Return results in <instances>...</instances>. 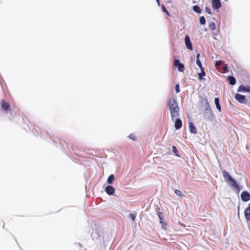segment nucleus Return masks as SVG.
Wrapping results in <instances>:
<instances>
[{
	"instance_id": "nucleus-22",
	"label": "nucleus",
	"mask_w": 250,
	"mask_h": 250,
	"mask_svg": "<svg viewBox=\"0 0 250 250\" xmlns=\"http://www.w3.org/2000/svg\"><path fill=\"white\" fill-rule=\"evenodd\" d=\"M162 10H163V12H165V13H166L167 16H170V14H169V12H168L167 8L164 6V5H162Z\"/></svg>"
},
{
	"instance_id": "nucleus-11",
	"label": "nucleus",
	"mask_w": 250,
	"mask_h": 250,
	"mask_svg": "<svg viewBox=\"0 0 250 250\" xmlns=\"http://www.w3.org/2000/svg\"><path fill=\"white\" fill-rule=\"evenodd\" d=\"M182 126V122L181 119H176L174 124V127L176 129H180Z\"/></svg>"
},
{
	"instance_id": "nucleus-4",
	"label": "nucleus",
	"mask_w": 250,
	"mask_h": 250,
	"mask_svg": "<svg viewBox=\"0 0 250 250\" xmlns=\"http://www.w3.org/2000/svg\"><path fill=\"white\" fill-rule=\"evenodd\" d=\"M235 98L241 104H246L247 103V100L245 96L242 95L240 94L237 93L235 96Z\"/></svg>"
},
{
	"instance_id": "nucleus-16",
	"label": "nucleus",
	"mask_w": 250,
	"mask_h": 250,
	"mask_svg": "<svg viewBox=\"0 0 250 250\" xmlns=\"http://www.w3.org/2000/svg\"><path fill=\"white\" fill-rule=\"evenodd\" d=\"M214 103H215V104L216 106V108H217V109L219 111H221V106L219 104V99L218 98H215V99H214Z\"/></svg>"
},
{
	"instance_id": "nucleus-25",
	"label": "nucleus",
	"mask_w": 250,
	"mask_h": 250,
	"mask_svg": "<svg viewBox=\"0 0 250 250\" xmlns=\"http://www.w3.org/2000/svg\"><path fill=\"white\" fill-rule=\"evenodd\" d=\"M130 139H132L134 141H135L136 140V136L133 134H130L129 135V137H128Z\"/></svg>"
},
{
	"instance_id": "nucleus-3",
	"label": "nucleus",
	"mask_w": 250,
	"mask_h": 250,
	"mask_svg": "<svg viewBox=\"0 0 250 250\" xmlns=\"http://www.w3.org/2000/svg\"><path fill=\"white\" fill-rule=\"evenodd\" d=\"M173 65L177 67L178 70L180 72H184L185 69L184 65L181 63L180 61L178 59L174 60Z\"/></svg>"
},
{
	"instance_id": "nucleus-33",
	"label": "nucleus",
	"mask_w": 250,
	"mask_h": 250,
	"mask_svg": "<svg viewBox=\"0 0 250 250\" xmlns=\"http://www.w3.org/2000/svg\"><path fill=\"white\" fill-rule=\"evenodd\" d=\"M157 0V2H158V5H160L159 0Z\"/></svg>"
},
{
	"instance_id": "nucleus-13",
	"label": "nucleus",
	"mask_w": 250,
	"mask_h": 250,
	"mask_svg": "<svg viewBox=\"0 0 250 250\" xmlns=\"http://www.w3.org/2000/svg\"><path fill=\"white\" fill-rule=\"evenodd\" d=\"M245 216L247 220L250 221V206H249L245 210Z\"/></svg>"
},
{
	"instance_id": "nucleus-14",
	"label": "nucleus",
	"mask_w": 250,
	"mask_h": 250,
	"mask_svg": "<svg viewBox=\"0 0 250 250\" xmlns=\"http://www.w3.org/2000/svg\"><path fill=\"white\" fill-rule=\"evenodd\" d=\"M227 80L230 85H234L236 83V80L233 76H228L227 78Z\"/></svg>"
},
{
	"instance_id": "nucleus-24",
	"label": "nucleus",
	"mask_w": 250,
	"mask_h": 250,
	"mask_svg": "<svg viewBox=\"0 0 250 250\" xmlns=\"http://www.w3.org/2000/svg\"><path fill=\"white\" fill-rule=\"evenodd\" d=\"M172 148L173 152L175 154V155L176 156H179L177 154L178 150H177L176 147L175 146H173Z\"/></svg>"
},
{
	"instance_id": "nucleus-15",
	"label": "nucleus",
	"mask_w": 250,
	"mask_h": 250,
	"mask_svg": "<svg viewBox=\"0 0 250 250\" xmlns=\"http://www.w3.org/2000/svg\"><path fill=\"white\" fill-rule=\"evenodd\" d=\"M200 56V54L199 53L196 55V63H197V65L201 69V68H203V67L201 62L199 59Z\"/></svg>"
},
{
	"instance_id": "nucleus-20",
	"label": "nucleus",
	"mask_w": 250,
	"mask_h": 250,
	"mask_svg": "<svg viewBox=\"0 0 250 250\" xmlns=\"http://www.w3.org/2000/svg\"><path fill=\"white\" fill-rule=\"evenodd\" d=\"M174 192L179 197H183L185 196V195L180 190L178 189H175L174 190Z\"/></svg>"
},
{
	"instance_id": "nucleus-5",
	"label": "nucleus",
	"mask_w": 250,
	"mask_h": 250,
	"mask_svg": "<svg viewBox=\"0 0 250 250\" xmlns=\"http://www.w3.org/2000/svg\"><path fill=\"white\" fill-rule=\"evenodd\" d=\"M186 45L188 49L192 50L193 47L190 38L188 35H186L185 38Z\"/></svg>"
},
{
	"instance_id": "nucleus-12",
	"label": "nucleus",
	"mask_w": 250,
	"mask_h": 250,
	"mask_svg": "<svg viewBox=\"0 0 250 250\" xmlns=\"http://www.w3.org/2000/svg\"><path fill=\"white\" fill-rule=\"evenodd\" d=\"M189 128L191 133L196 134L197 133L196 128L194 125L190 122L189 124Z\"/></svg>"
},
{
	"instance_id": "nucleus-30",
	"label": "nucleus",
	"mask_w": 250,
	"mask_h": 250,
	"mask_svg": "<svg viewBox=\"0 0 250 250\" xmlns=\"http://www.w3.org/2000/svg\"><path fill=\"white\" fill-rule=\"evenodd\" d=\"M175 90L176 93H179L180 91L179 85L178 84H177L175 86Z\"/></svg>"
},
{
	"instance_id": "nucleus-26",
	"label": "nucleus",
	"mask_w": 250,
	"mask_h": 250,
	"mask_svg": "<svg viewBox=\"0 0 250 250\" xmlns=\"http://www.w3.org/2000/svg\"><path fill=\"white\" fill-rule=\"evenodd\" d=\"M209 26L212 30H214L215 28V24L214 22H211L209 23Z\"/></svg>"
},
{
	"instance_id": "nucleus-9",
	"label": "nucleus",
	"mask_w": 250,
	"mask_h": 250,
	"mask_svg": "<svg viewBox=\"0 0 250 250\" xmlns=\"http://www.w3.org/2000/svg\"><path fill=\"white\" fill-rule=\"evenodd\" d=\"M115 188L111 186H108L106 187L105 191L109 195H113L115 192Z\"/></svg>"
},
{
	"instance_id": "nucleus-29",
	"label": "nucleus",
	"mask_w": 250,
	"mask_h": 250,
	"mask_svg": "<svg viewBox=\"0 0 250 250\" xmlns=\"http://www.w3.org/2000/svg\"><path fill=\"white\" fill-rule=\"evenodd\" d=\"M222 69L224 72H226L228 71V67L227 65H224L223 66Z\"/></svg>"
},
{
	"instance_id": "nucleus-23",
	"label": "nucleus",
	"mask_w": 250,
	"mask_h": 250,
	"mask_svg": "<svg viewBox=\"0 0 250 250\" xmlns=\"http://www.w3.org/2000/svg\"><path fill=\"white\" fill-rule=\"evenodd\" d=\"M160 223L161 224L162 227L165 229H167V223L163 221H161Z\"/></svg>"
},
{
	"instance_id": "nucleus-18",
	"label": "nucleus",
	"mask_w": 250,
	"mask_h": 250,
	"mask_svg": "<svg viewBox=\"0 0 250 250\" xmlns=\"http://www.w3.org/2000/svg\"><path fill=\"white\" fill-rule=\"evenodd\" d=\"M201 72L199 74H198L199 78L200 79H202L203 77L205 76L206 75V72L204 71V68H201Z\"/></svg>"
},
{
	"instance_id": "nucleus-7",
	"label": "nucleus",
	"mask_w": 250,
	"mask_h": 250,
	"mask_svg": "<svg viewBox=\"0 0 250 250\" xmlns=\"http://www.w3.org/2000/svg\"><path fill=\"white\" fill-rule=\"evenodd\" d=\"M212 6L215 9H218L221 7L220 0H212Z\"/></svg>"
},
{
	"instance_id": "nucleus-28",
	"label": "nucleus",
	"mask_w": 250,
	"mask_h": 250,
	"mask_svg": "<svg viewBox=\"0 0 250 250\" xmlns=\"http://www.w3.org/2000/svg\"><path fill=\"white\" fill-rule=\"evenodd\" d=\"M158 216H159V218L160 219V222L161 221H163V217H162L163 213L161 212H159L158 213Z\"/></svg>"
},
{
	"instance_id": "nucleus-1",
	"label": "nucleus",
	"mask_w": 250,
	"mask_h": 250,
	"mask_svg": "<svg viewBox=\"0 0 250 250\" xmlns=\"http://www.w3.org/2000/svg\"><path fill=\"white\" fill-rule=\"evenodd\" d=\"M167 106L170 112L172 120H174L175 118H177L179 116V107L174 98L168 100Z\"/></svg>"
},
{
	"instance_id": "nucleus-31",
	"label": "nucleus",
	"mask_w": 250,
	"mask_h": 250,
	"mask_svg": "<svg viewBox=\"0 0 250 250\" xmlns=\"http://www.w3.org/2000/svg\"><path fill=\"white\" fill-rule=\"evenodd\" d=\"M222 61H218L216 62L215 65L216 66H219L221 65L222 64Z\"/></svg>"
},
{
	"instance_id": "nucleus-27",
	"label": "nucleus",
	"mask_w": 250,
	"mask_h": 250,
	"mask_svg": "<svg viewBox=\"0 0 250 250\" xmlns=\"http://www.w3.org/2000/svg\"><path fill=\"white\" fill-rule=\"evenodd\" d=\"M205 10H206V12L207 13H208V14H210V15L212 14L211 12V10H210V9L209 7H206V8H205Z\"/></svg>"
},
{
	"instance_id": "nucleus-32",
	"label": "nucleus",
	"mask_w": 250,
	"mask_h": 250,
	"mask_svg": "<svg viewBox=\"0 0 250 250\" xmlns=\"http://www.w3.org/2000/svg\"><path fill=\"white\" fill-rule=\"evenodd\" d=\"M129 216L132 219V220L133 221L135 220V218H136V216H135V214H134L133 213H131V214H130Z\"/></svg>"
},
{
	"instance_id": "nucleus-6",
	"label": "nucleus",
	"mask_w": 250,
	"mask_h": 250,
	"mask_svg": "<svg viewBox=\"0 0 250 250\" xmlns=\"http://www.w3.org/2000/svg\"><path fill=\"white\" fill-rule=\"evenodd\" d=\"M241 197L243 201L247 202L250 200V194L247 191H244L241 193Z\"/></svg>"
},
{
	"instance_id": "nucleus-19",
	"label": "nucleus",
	"mask_w": 250,
	"mask_h": 250,
	"mask_svg": "<svg viewBox=\"0 0 250 250\" xmlns=\"http://www.w3.org/2000/svg\"><path fill=\"white\" fill-rule=\"evenodd\" d=\"M193 10L196 13L200 14L201 13V10L200 7L198 5H194L193 7Z\"/></svg>"
},
{
	"instance_id": "nucleus-8",
	"label": "nucleus",
	"mask_w": 250,
	"mask_h": 250,
	"mask_svg": "<svg viewBox=\"0 0 250 250\" xmlns=\"http://www.w3.org/2000/svg\"><path fill=\"white\" fill-rule=\"evenodd\" d=\"M237 91L238 92H248L250 93V86H244L243 85H241L238 87Z\"/></svg>"
},
{
	"instance_id": "nucleus-17",
	"label": "nucleus",
	"mask_w": 250,
	"mask_h": 250,
	"mask_svg": "<svg viewBox=\"0 0 250 250\" xmlns=\"http://www.w3.org/2000/svg\"><path fill=\"white\" fill-rule=\"evenodd\" d=\"M115 179L114 175L113 174H111L107 178V182L108 184H112Z\"/></svg>"
},
{
	"instance_id": "nucleus-2",
	"label": "nucleus",
	"mask_w": 250,
	"mask_h": 250,
	"mask_svg": "<svg viewBox=\"0 0 250 250\" xmlns=\"http://www.w3.org/2000/svg\"><path fill=\"white\" fill-rule=\"evenodd\" d=\"M222 174L225 180L229 184L230 186L234 188L238 192H240V188L239 186L237 184L236 181L231 177L229 172L226 170H223Z\"/></svg>"
},
{
	"instance_id": "nucleus-21",
	"label": "nucleus",
	"mask_w": 250,
	"mask_h": 250,
	"mask_svg": "<svg viewBox=\"0 0 250 250\" xmlns=\"http://www.w3.org/2000/svg\"><path fill=\"white\" fill-rule=\"evenodd\" d=\"M200 22L201 24H205L206 23V19L204 16H201L200 18Z\"/></svg>"
},
{
	"instance_id": "nucleus-10",
	"label": "nucleus",
	"mask_w": 250,
	"mask_h": 250,
	"mask_svg": "<svg viewBox=\"0 0 250 250\" xmlns=\"http://www.w3.org/2000/svg\"><path fill=\"white\" fill-rule=\"evenodd\" d=\"M1 106L4 111L8 110L10 107V104L5 101H2L1 102Z\"/></svg>"
}]
</instances>
